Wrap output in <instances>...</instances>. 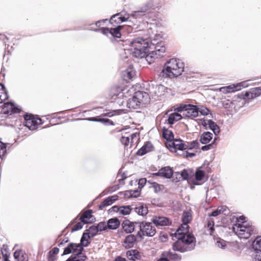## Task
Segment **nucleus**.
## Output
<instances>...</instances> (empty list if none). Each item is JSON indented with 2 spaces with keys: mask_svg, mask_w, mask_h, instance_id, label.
Returning a JSON list of instances; mask_svg holds the SVG:
<instances>
[{
  "mask_svg": "<svg viewBox=\"0 0 261 261\" xmlns=\"http://www.w3.org/2000/svg\"><path fill=\"white\" fill-rule=\"evenodd\" d=\"M189 227L184 226L182 222L176 230L175 234L177 241L172 245L174 251L185 252L195 248L196 238L193 234L189 233Z\"/></svg>",
  "mask_w": 261,
  "mask_h": 261,
  "instance_id": "obj_1",
  "label": "nucleus"
},
{
  "mask_svg": "<svg viewBox=\"0 0 261 261\" xmlns=\"http://www.w3.org/2000/svg\"><path fill=\"white\" fill-rule=\"evenodd\" d=\"M161 7L160 0H149L140 10L133 11L128 16L127 26L129 32L132 31L133 28L137 29L139 23L144 20L147 12H154Z\"/></svg>",
  "mask_w": 261,
  "mask_h": 261,
  "instance_id": "obj_2",
  "label": "nucleus"
},
{
  "mask_svg": "<svg viewBox=\"0 0 261 261\" xmlns=\"http://www.w3.org/2000/svg\"><path fill=\"white\" fill-rule=\"evenodd\" d=\"M184 71V64L179 59L172 58L167 61L159 74L163 78H174L181 74Z\"/></svg>",
  "mask_w": 261,
  "mask_h": 261,
  "instance_id": "obj_3",
  "label": "nucleus"
},
{
  "mask_svg": "<svg viewBox=\"0 0 261 261\" xmlns=\"http://www.w3.org/2000/svg\"><path fill=\"white\" fill-rule=\"evenodd\" d=\"M132 55L137 58H143L148 56L149 48L150 47L147 39L137 38L130 42Z\"/></svg>",
  "mask_w": 261,
  "mask_h": 261,
  "instance_id": "obj_4",
  "label": "nucleus"
},
{
  "mask_svg": "<svg viewBox=\"0 0 261 261\" xmlns=\"http://www.w3.org/2000/svg\"><path fill=\"white\" fill-rule=\"evenodd\" d=\"M233 230L242 239H247L251 236L255 237L257 233V229L252 224H238L233 227Z\"/></svg>",
  "mask_w": 261,
  "mask_h": 261,
  "instance_id": "obj_5",
  "label": "nucleus"
},
{
  "mask_svg": "<svg viewBox=\"0 0 261 261\" xmlns=\"http://www.w3.org/2000/svg\"><path fill=\"white\" fill-rule=\"evenodd\" d=\"M149 99V97L147 93L138 91L134 93L132 98L127 101V106L129 109H138L141 105L147 102Z\"/></svg>",
  "mask_w": 261,
  "mask_h": 261,
  "instance_id": "obj_6",
  "label": "nucleus"
},
{
  "mask_svg": "<svg viewBox=\"0 0 261 261\" xmlns=\"http://www.w3.org/2000/svg\"><path fill=\"white\" fill-rule=\"evenodd\" d=\"M135 224H138L140 228L137 235L141 239H142L143 236L153 237L156 232L155 228L151 222H135Z\"/></svg>",
  "mask_w": 261,
  "mask_h": 261,
  "instance_id": "obj_7",
  "label": "nucleus"
},
{
  "mask_svg": "<svg viewBox=\"0 0 261 261\" xmlns=\"http://www.w3.org/2000/svg\"><path fill=\"white\" fill-rule=\"evenodd\" d=\"M25 126L30 130H35L37 128L38 125L42 124L41 118L36 119L32 114H26L24 115Z\"/></svg>",
  "mask_w": 261,
  "mask_h": 261,
  "instance_id": "obj_8",
  "label": "nucleus"
},
{
  "mask_svg": "<svg viewBox=\"0 0 261 261\" xmlns=\"http://www.w3.org/2000/svg\"><path fill=\"white\" fill-rule=\"evenodd\" d=\"M111 98L113 102L117 103L119 106L124 105V92L119 87L112 89L111 91Z\"/></svg>",
  "mask_w": 261,
  "mask_h": 261,
  "instance_id": "obj_9",
  "label": "nucleus"
},
{
  "mask_svg": "<svg viewBox=\"0 0 261 261\" xmlns=\"http://www.w3.org/2000/svg\"><path fill=\"white\" fill-rule=\"evenodd\" d=\"M261 94V88L256 87L251 89L249 91L242 92L240 98L243 99H251L259 96Z\"/></svg>",
  "mask_w": 261,
  "mask_h": 261,
  "instance_id": "obj_10",
  "label": "nucleus"
},
{
  "mask_svg": "<svg viewBox=\"0 0 261 261\" xmlns=\"http://www.w3.org/2000/svg\"><path fill=\"white\" fill-rule=\"evenodd\" d=\"M185 117L194 118L198 115V108L195 105H188L186 112L182 114Z\"/></svg>",
  "mask_w": 261,
  "mask_h": 261,
  "instance_id": "obj_11",
  "label": "nucleus"
},
{
  "mask_svg": "<svg viewBox=\"0 0 261 261\" xmlns=\"http://www.w3.org/2000/svg\"><path fill=\"white\" fill-rule=\"evenodd\" d=\"M152 222L156 226H167L172 223V221L169 218L165 217H154Z\"/></svg>",
  "mask_w": 261,
  "mask_h": 261,
  "instance_id": "obj_12",
  "label": "nucleus"
},
{
  "mask_svg": "<svg viewBox=\"0 0 261 261\" xmlns=\"http://www.w3.org/2000/svg\"><path fill=\"white\" fill-rule=\"evenodd\" d=\"M128 17L126 18L122 16L120 13H118L113 15L110 19V22L115 26V24H118L122 22L127 21L128 22Z\"/></svg>",
  "mask_w": 261,
  "mask_h": 261,
  "instance_id": "obj_13",
  "label": "nucleus"
},
{
  "mask_svg": "<svg viewBox=\"0 0 261 261\" xmlns=\"http://www.w3.org/2000/svg\"><path fill=\"white\" fill-rule=\"evenodd\" d=\"M92 210H91L85 211L80 217V220L86 224L92 223L95 219L92 216Z\"/></svg>",
  "mask_w": 261,
  "mask_h": 261,
  "instance_id": "obj_14",
  "label": "nucleus"
},
{
  "mask_svg": "<svg viewBox=\"0 0 261 261\" xmlns=\"http://www.w3.org/2000/svg\"><path fill=\"white\" fill-rule=\"evenodd\" d=\"M153 148L154 147L152 144L150 142L148 141L138 150L137 154L140 156L144 155L147 153L152 151Z\"/></svg>",
  "mask_w": 261,
  "mask_h": 261,
  "instance_id": "obj_15",
  "label": "nucleus"
},
{
  "mask_svg": "<svg viewBox=\"0 0 261 261\" xmlns=\"http://www.w3.org/2000/svg\"><path fill=\"white\" fill-rule=\"evenodd\" d=\"M136 240V237L135 235L129 234L125 237L123 246L126 249L131 248L134 247Z\"/></svg>",
  "mask_w": 261,
  "mask_h": 261,
  "instance_id": "obj_16",
  "label": "nucleus"
},
{
  "mask_svg": "<svg viewBox=\"0 0 261 261\" xmlns=\"http://www.w3.org/2000/svg\"><path fill=\"white\" fill-rule=\"evenodd\" d=\"M170 146L173 147L175 150L183 151L186 150V142L181 139H174Z\"/></svg>",
  "mask_w": 261,
  "mask_h": 261,
  "instance_id": "obj_17",
  "label": "nucleus"
},
{
  "mask_svg": "<svg viewBox=\"0 0 261 261\" xmlns=\"http://www.w3.org/2000/svg\"><path fill=\"white\" fill-rule=\"evenodd\" d=\"M247 87L246 82H241L236 85L233 84L226 87V92L228 93L234 92L240 90L242 87Z\"/></svg>",
  "mask_w": 261,
  "mask_h": 261,
  "instance_id": "obj_18",
  "label": "nucleus"
},
{
  "mask_svg": "<svg viewBox=\"0 0 261 261\" xmlns=\"http://www.w3.org/2000/svg\"><path fill=\"white\" fill-rule=\"evenodd\" d=\"M135 223L130 222L129 220H125L122 223V226L124 231L127 233H132L134 231L135 229Z\"/></svg>",
  "mask_w": 261,
  "mask_h": 261,
  "instance_id": "obj_19",
  "label": "nucleus"
},
{
  "mask_svg": "<svg viewBox=\"0 0 261 261\" xmlns=\"http://www.w3.org/2000/svg\"><path fill=\"white\" fill-rule=\"evenodd\" d=\"M161 173L162 177L171 178L173 175V170L169 166H166L161 169Z\"/></svg>",
  "mask_w": 261,
  "mask_h": 261,
  "instance_id": "obj_20",
  "label": "nucleus"
},
{
  "mask_svg": "<svg viewBox=\"0 0 261 261\" xmlns=\"http://www.w3.org/2000/svg\"><path fill=\"white\" fill-rule=\"evenodd\" d=\"M125 27H127V26L125 27L124 25H118L115 28L110 29L111 33L110 35L114 37L120 38L121 36V30L124 29ZM128 29V28H127ZM129 31V29H128Z\"/></svg>",
  "mask_w": 261,
  "mask_h": 261,
  "instance_id": "obj_21",
  "label": "nucleus"
},
{
  "mask_svg": "<svg viewBox=\"0 0 261 261\" xmlns=\"http://www.w3.org/2000/svg\"><path fill=\"white\" fill-rule=\"evenodd\" d=\"M14 258L17 261H28V254L22 250H16L14 253Z\"/></svg>",
  "mask_w": 261,
  "mask_h": 261,
  "instance_id": "obj_22",
  "label": "nucleus"
},
{
  "mask_svg": "<svg viewBox=\"0 0 261 261\" xmlns=\"http://www.w3.org/2000/svg\"><path fill=\"white\" fill-rule=\"evenodd\" d=\"M120 224V222L117 218H111L107 222L108 228L109 229H116Z\"/></svg>",
  "mask_w": 261,
  "mask_h": 261,
  "instance_id": "obj_23",
  "label": "nucleus"
},
{
  "mask_svg": "<svg viewBox=\"0 0 261 261\" xmlns=\"http://www.w3.org/2000/svg\"><path fill=\"white\" fill-rule=\"evenodd\" d=\"M163 137L170 142H172L174 140L173 132L165 127L163 128Z\"/></svg>",
  "mask_w": 261,
  "mask_h": 261,
  "instance_id": "obj_24",
  "label": "nucleus"
},
{
  "mask_svg": "<svg viewBox=\"0 0 261 261\" xmlns=\"http://www.w3.org/2000/svg\"><path fill=\"white\" fill-rule=\"evenodd\" d=\"M135 211L139 215L145 216L148 212V207L142 203H140L135 207Z\"/></svg>",
  "mask_w": 261,
  "mask_h": 261,
  "instance_id": "obj_25",
  "label": "nucleus"
},
{
  "mask_svg": "<svg viewBox=\"0 0 261 261\" xmlns=\"http://www.w3.org/2000/svg\"><path fill=\"white\" fill-rule=\"evenodd\" d=\"M90 238H91V237H90V235L89 234V232L85 231V232H84L83 233V235L81 237L80 243L84 247H88L91 243L90 241Z\"/></svg>",
  "mask_w": 261,
  "mask_h": 261,
  "instance_id": "obj_26",
  "label": "nucleus"
},
{
  "mask_svg": "<svg viewBox=\"0 0 261 261\" xmlns=\"http://www.w3.org/2000/svg\"><path fill=\"white\" fill-rule=\"evenodd\" d=\"M213 138V134L209 132L203 133L200 136V141L203 144H206Z\"/></svg>",
  "mask_w": 261,
  "mask_h": 261,
  "instance_id": "obj_27",
  "label": "nucleus"
},
{
  "mask_svg": "<svg viewBox=\"0 0 261 261\" xmlns=\"http://www.w3.org/2000/svg\"><path fill=\"white\" fill-rule=\"evenodd\" d=\"M126 256L132 260H135L140 257V253L137 250H130L126 252Z\"/></svg>",
  "mask_w": 261,
  "mask_h": 261,
  "instance_id": "obj_28",
  "label": "nucleus"
},
{
  "mask_svg": "<svg viewBox=\"0 0 261 261\" xmlns=\"http://www.w3.org/2000/svg\"><path fill=\"white\" fill-rule=\"evenodd\" d=\"M89 121L101 122L108 125H114V123L108 118H98L97 117H90L87 119Z\"/></svg>",
  "mask_w": 261,
  "mask_h": 261,
  "instance_id": "obj_29",
  "label": "nucleus"
},
{
  "mask_svg": "<svg viewBox=\"0 0 261 261\" xmlns=\"http://www.w3.org/2000/svg\"><path fill=\"white\" fill-rule=\"evenodd\" d=\"M181 115L177 113H172L169 116L168 119V123L173 124L175 121H178L181 119Z\"/></svg>",
  "mask_w": 261,
  "mask_h": 261,
  "instance_id": "obj_30",
  "label": "nucleus"
},
{
  "mask_svg": "<svg viewBox=\"0 0 261 261\" xmlns=\"http://www.w3.org/2000/svg\"><path fill=\"white\" fill-rule=\"evenodd\" d=\"M252 248L256 252H261V236H257L252 244Z\"/></svg>",
  "mask_w": 261,
  "mask_h": 261,
  "instance_id": "obj_31",
  "label": "nucleus"
},
{
  "mask_svg": "<svg viewBox=\"0 0 261 261\" xmlns=\"http://www.w3.org/2000/svg\"><path fill=\"white\" fill-rule=\"evenodd\" d=\"M163 255L166 256L170 259L174 261H179L181 259V257L180 255H178L176 253L172 252L171 251L165 252H164Z\"/></svg>",
  "mask_w": 261,
  "mask_h": 261,
  "instance_id": "obj_32",
  "label": "nucleus"
},
{
  "mask_svg": "<svg viewBox=\"0 0 261 261\" xmlns=\"http://www.w3.org/2000/svg\"><path fill=\"white\" fill-rule=\"evenodd\" d=\"M207 124L210 128L213 130L215 135H218L220 133V128L218 125L212 120H208Z\"/></svg>",
  "mask_w": 261,
  "mask_h": 261,
  "instance_id": "obj_33",
  "label": "nucleus"
},
{
  "mask_svg": "<svg viewBox=\"0 0 261 261\" xmlns=\"http://www.w3.org/2000/svg\"><path fill=\"white\" fill-rule=\"evenodd\" d=\"M205 175V173L203 171L197 169L195 173L196 181H194L193 184L194 185H198L200 184L199 182V181H201L204 177Z\"/></svg>",
  "mask_w": 261,
  "mask_h": 261,
  "instance_id": "obj_34",
  "label": "nucleus"
},
{
  "mask_svg": "<svg viewBox=\"0 0 261 261\" xmlns=\"http://www.w3.org/2000/svg\"><path fill=\"white\" fill-rule=\"evenodd\" d=\"M192 220V215L190 212H185L183 213L182 217V221L184 223V226L186 227H189L188 223L190 222Z\"/></svg>",
  "mask_w": 261,
  "mask_h": 261,
  "instance_id": "obj_35",
  "label": "nucleus"
},
{
  "mask_svg": "<svg viewBox=\"0 0 261 261\" xmlns=\"http://www.w3.org/2000/svg\"><path fill=\"white\" fill-rule=\"evenodd\" d=\"M5 108H7L8 110H11V112L12 113H17L20 112V109L15 105L14 103L12 102L5 103Z\"/></svg>",
  "mask_w": 261,
  "mask_h": 261,
  "instance_id": "obj_36",
  "label": "nucleus"
},
{
  "mask_svg": "<svg viewBox=\"0 0 261 261\" xmlns=\"http://www.w3.org/2000/svg\"><path fill=\"white\" fill-rule=\"evenodd\" d=\"M199 142L198 140H194L192 142H186V150H192L197 149L199 147Z\"/></svg>",
  "mask_w": 261,
  "mask_h": 261,
  "instance_id": "obj_37",
  "label": "nucleus"
},
{
  "mask_svg": "<svg viewBox=\"0 0 261 261\" xmlns=\"http://www.w3.org/2000/svg\"><path fill=\"white\" fill-rule=\"evenodd\" d=\"M123 112V110H122V109L113 110V111H110L108 113H103V114H101L100 116L101 117L107 116V117H111L114 115H120V114H122V113Z\"/></svg>",
  "mask_w": 261,
  "mask_h": 261,
  "instance_id": "obj_38",
  "label": "nucleus"
},
{
  "mask_svg": "<svg viewBox=\"0 0 261 261\" xmlns=\"http://www.w3.org/2000/svg\"><path fill=\"white\" fill-rule=\"evenodd\" d=\"M4 85L2 84H0V103H2L4 100L8 98L7 94L4 91Z\"/></svg>",
  "mask_w": 261,
  "mask_h": 261,
  "instance_id": "obj_39",
  "label": "nucleus"
},
{
  "mask_svg": "<svg viewBox=\"0 0 261 261\" xmlns=\"http://www.w3.org/2000/svg\"><path fill=\"white\" fill-rule=\"evenodd\" d=\"M120 208V214L123 215H129L132 210L130 205L122 206Z\"/></svg>",
  "mask_w": 261,
  "mask_h": 261,
  "instance_id": "obj_40",
  "label": "nucleus"
},
{
  "mask_svg": "<svg viewBox=\"0 0 261 261\" xmlns=\"http://www.w3.org/2000/svg\"><path fill=\"white\" fill-rule=\"evenodd\" d=\"M86 231L89 232L91 238H93L98 233V228L96 225H92L90 226L88 229H86Z\"/></svg>",
  "mask_w": 261,
  "mask_h": 261,
  "instance_id": "obj_41",
  "label": "nucleus"
},
{
  "mask_svg": "<svg viewBox=\"0 0 261 261\" xmlns=\"http://www.w3.org/2000/svg\"><path fill=\"white\" fill-rule=\"evenodd\" d=\"M148 182L151 185L150 188H152L155 193H159L161 190V188L164 187L163 185H161L155 182H151L150 180H148Z\"/></svg>",
  "mask_w": 261,
  "mask_h": 261,
  "instance_id": "obj_42",
  "label": "nucleus"
},
{
  "mask_svg": "<svg viewBox=\"0 0 261 261\" xmlns=\"http://www.w3.org/2000/svg\"><path fill=\"white\" fill-rule=\"evenodd\" d=\"M75 243H71L68 245V246L65 248L63 255H66L71 253H73V247L75 246Z\"/></svg>",
  "mask_w": 261,
  "mask_h": 261,
  "instance_id": "obj_43",
  "label": "nucleus"
},
{
  "mask_svg": "<svg viewBox=\"0 0 261 261\" xmlns=\"http://www.w3.org/2000/svg\"><path fill=\"white\" fill-rule=\"evenodd\" d=\"M113 203L112 202V200L110 199V198L108 197L106 199H105L99 205V210H102L104 207L106 206L110 205L112 204Z\"/></svg>",
  "mask_w": 261,
  "mask_h": 261,
  "instance_id": "obj_44",
  "label": "nucleus"
},
{
  "mask_svg": "<svg viewBox=\"0 0 261 261\" xmlns=\"http://www.w3.org/2000/svg\"><path fill=\"white\" fill-rule=\"evenodd\" d=\"M189 172H192L190 169H184L181 173H180V175L181 178H182V180H188L189 178L190 174Z\"/></svg>",
  "mask_w": 261,
  "mask_h": 261,
  "instance_id": "obj_45",
  "label": "nucleus"
},
{
  "mask_svg": "<svg viewBox=\"0 0 261 261\" xmlns=\"http://www.w3.org/2000/svg\"><path fill=\"white\" fill-rule=\"evenodd\" d=\"M84 247L81 244H76L75 243V246L73 247V253L76 254L77 252H80V254L81 253V252H83L84 250Z\"/></svg>",
  "mask_w": 261,
  "mask_h": 261,
  "instance_id": "obj_46",
  "label": "nucleus"
},
{
  "mask_svg": "<svg viewBox=\"0 0 261 261\" xmlns=\"http://www.w3.org/2000/svg\"><path fill=\"white\" fill-rule=\"evenodd\" d=\"M6 145L0 141V158L3 159V156L6 153Z\"/></svg>",
  "mask_w": 261,
  "mask_h": 261,
  "instance_id": "obj_47",
  "label": "nucleus"
},
{
  "mask_svg": "<svg viewBox=\"0 0 261 261\" xmlns=\"http://www.w3.org/2000/svg\"><path fill=\"white\" fill-rule=\"evenodd\" d=\"M159 46H156L155 47V50L154 51L155 55H158L160 57H163V54L165 51V47L164 46H161L160 48H158Z\"/></svg>",
  "mask_w": 261,
  "mask_h": 261,
  "instance_id": "obj_48",
  "label": "nucleus"
},
{
  "mask_svg": "<svg viewBox=\"0 0 261 261\" xmlns=\"http://www.w3.org/2000/svg\"><path fill=\"white\" fill-rule=\"evenodd\" d=\"M210 111L207 108L204 107L203 106H201L200 108H198V113H200L202 115L206 116L207 115Z\"/></svg>",
  "mask_w": 261,
  "mask_h": 261,
  "instance_id": "obj_49",
  "label": "nucleus"
},
{
  "mask_svg": "<svg viewBox=\"0 0 261 261\" xmlns=\"http://www.w3.org/2000/svg\"><path fill=\"white\" fill-rule=\"evenodd\" d=\"M96 226L98 228V231H105L108 228L107 224L105 222H100Z\"/></svg>",
  "mask_w": 261,
  "mask_h": 261,
  "instance_id": "obj_50",
  "label": "nucleus"
},
{
  "mask_svg": "<svg viewBox=\"0 0 261 261\" xmlns=\"http://www.w3.org/2000/svg\"><path fill=\"white\" fill-rule=\"evenodd\" d=\"M95 32H98L101 31V32L106 36H108L109 34H110L111 31L110 29H109L108 28H102L101 29H96L94 30Z\"/></svg>",
  "mask_w": 261,
  "mask_h": 261,
  "instance_id": "obj_51",
  "label": "nucleus"
},
{
  "mask_svg": "<svg viewBox=\"0 0 261 261\" xmlns=\"http://www.w3.org/2000/svg\"><path fill=\"white\" fill-rule=\"evenodd\" d=\"M252 261H261V252H256L252 254Z\"/></svg>",
  "mask_w": 261,
  "mask_h": 261,
  "instance_id": "obj_52",
  "label": "nucleus"
},
{
  "mask_svg": "<svg viewBox=\"0 0 261 261\" xmlns=\"http://www.w3.org/2000/svg\"><path fill=\"white\" fill-rule=\"evenodd\" d=\"M74 256L77 257V261H85L87 258V256L83 253V252H81L80 254V252H77Z\"/></svg>",
  "mask_w": 261,
  "mask_h": 261,
  "instance_id": "obj_53",
  "label": "nucleus"
},
{
  "mask_svg": "<svg viewBox=\"0 0 261 261\" xmlns=\"http://www.w3.org/2000/svg\"><path fill=\"white\" fill-rule=\"evenodd\" d=\"M84 222H82V221H81V222H79L77 223L75 225L73 226V227L72 228L71 231H77L79 230H80L83 228Z\"/></svg>",
  "mask_w": 261,
  "mask_h": 261,
  "instance_id": "obj_54",
  "label": "nucleus"
},
{
  "mask_svg": "<svg viewBox=\"0 0 261 261\" xmlns=\"http://www.w3.org/2000/svg\"><path fill=\"white\" fill-rule=\"evenodd\" d=\"M216 245L219 248L224 249L226 246V242L224 240L219 239L217 241Z\"/></svg>",
  "mask_w": 261,
  "mask_h": 261,
  "instance_id": "obj_55",
  "label": "nucleus"
},
{
  "mask_svg": "<svg viewBox=\"0 0 261 261\" xmlns=\"http://www.w3.org/2000/svg\"><path fill=\"white\" fill-rule=\"evenodd\" d=\"M245 219H246V218L244 216H241L239 217V218H237V223L234 225V226L238 225V224H247V222L245 221Z\"/></svg>",
  "mask_w": 261,
  "mask_h": 261,
  "instance_id": "obj_56",
  "label": "nucleus"
},
{
  "mask_svg": "<svg viewBox=\"0 0 261 261\" xmlns=\"http://www.w3.org/2000/svg\"><path fill=\"white\" fill-rule=\"evenodd\" d=\"M173 179L172 181L173 182L176 183L180 181V179L181 178L180 175V173L179 172H173Z\"/></svg>",
  "mask_w": 261,
  "mask_h": 261,
  "instance_id": "obj_57",
  "label": "nucleus"
},
{
  "mask_svg": "<svg viewBox=\"0 0 261 261\" xmlns=\"http://www.w3.org/2000/svg\"><path fill=\"white\" fill-rule=\"evenodd\" d=\"M121 143L125 146L128 145L130 141V138L129 137L122 136L120 139Z\"/></svg>",
  "mask_w": 261,
  "mask_h": 261,
  "instance_id": "obj_58",
  "label": "nucleus"
},
{
  "mask_svg": "<svg viewBox=\"0 0 261 261\" xmlns=\"http://www.w3.org/2000/svg\"><path fill=\"white\" fill-rule=\"evenodd\" d=\"M119 188V186L118 185H114L113 186L110 187L107 189V193H112L118 190Z\"/></svg>",
  "mask_w": 261,
  "mask_h": 261,
  "instance_id": "obj_59",
  "label": "nucleus"
},
{
  "mask_svg": "<svg viewBox=\"0 0 261 261\" xmlns=\"http://www.w3.org/2000/svg\"><path fill=\"white\" fill-rule=\"evenodd\" d=\"M130 195H132V198H137L138 197L141 193V190H130Z\"/></svg>",
  "mask_w": 261,
  "mask_h": 261,
  "instance_id": "obj_60",
  "label": "nucleus"
},
{
  "mask_svg": "<svg viewBox=\"0 0 261 261\" xmlns=\"http://www.w3.org/2000/svg\"><path fill=\"white\" fill-rule=\"evenodd\" d=\"M59 252V249L58 247H55L49 252L50 258H52L54 255L57 254Z\"/></svg>",
  "mask_w": 261,
  "mask_h": 261,
  "instance_id": "obj_61",
  "label": "nucleus"
},
{
  "mask_svg": "<svg viewBox=\"0 0 261 261\" xmlns=\"http://www.w3.org/2000/svg\"><path fill=\"white\" fill-rule=\"evenodd\" d=\"M214 225V222L213 221H208V222L207 223V226L208 227H210L211 235H212V233H213V232L215 230Z\"/></svg>",
  "mask_w": 261,
  "mask_h": 261,
  "instance_id": "obj_62",
  "label": "nucleus"
},
{
  "mask_svg": "<svg viewBox=\"0 0 261 261\" xmlns=\"http://www.w3.org/2000/svg\"><path fill=\"white\" fill-rule=\"evenodd\" d=\"M147 180L145 178H142L139 180L138 185L139 188L142 189L146 184Z\"/></svg>",
  "mask_w": 261,
  "mask_h": 261,
  "instance_id": "obj_63",
  "label": "nucleus"
},
{
  "mask_svg": "<svg viewBox=\"0 0 261 261\" xmlns=\"http://www.w3.org/2000/svg\"><path fill=\"white\" fill-rule=\"evenodd\" d=\"M187 106L188 105H180L179 107L177 108L176 110L177 111V112H182L183 113H184L186 112V109L187 108Z\"/></svg>",
  "mask_w": 261,
  "mask_h": 261,
  "instance_id": "obj_64",
  "label": "nucleus"
}]
</instances>
